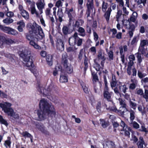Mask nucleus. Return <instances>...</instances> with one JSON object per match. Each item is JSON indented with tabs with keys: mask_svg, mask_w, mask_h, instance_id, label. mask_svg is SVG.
Returning <instances> with one entry per match:
<instances>
[{
	"mask_svg": "<svg viewBox=\"0 0 148 148\" xmlns=\"http://www.w3.org/2000/svg\"><path fill=\"white\" fill-rule=\"evenodd\" d=\"M39 106L40 110H38L37 114L40 120L44 119L47 115L55 116L56 113L53 106L49 103L45 99L40 100Z\"/></svg>",
	"mask_w": 148,
	"mask_h": 148,
	"instance_id": "obj_1",
	"label": "nucleus"
},
{
	"mask_svg": "<svg viewBox=\"0 0 148 148\" xmlns=\"http://www.w3.org/2000/svg\"><path fill=\"white\" fill-rule=\"evenodd\" d=\"M29 32L35 34V37L38 40H41L45 37V34L41 27L35 22L30 25Z\"/></svg>",
	"mask_w": 148,
	"mask_h": 148,
	"instance_id": "obj_2",
	"label": "nucleus"
},
{
	"mask_svg": "<svg viewBox=\"0 0 148 148\" xmlns=\"http://www.w3.org/2000/svg\"><path fill=\"white\" fill-rule=\"evenodd\" d=\"M30 52L25 50L24 52L21 53L20 56L23 60L25 62L26 65L29 69L32 72L34 73L35 71L34 64H33L32 60L30 59Z\"/></svg>",
	"mask_w": 148,
	"mask_h": 148,
	"instance_id": "obj_3",
	"label": "nucleus"
},
{
	"mask_svg": "<svg viewBox=\"0 0 148 148\" xmlns=\"http://www.w3.org/2000/svg\"><path fill=\"white\" fill-rule=\"evenodd\" d=\"M10 103L5 102L4 103H0V107L2 108L4 112L8 116L12 117L15 119H18V115L14 112L13 110L10 107Z\"/></svg>",
	"mask_w": 148,
	"mask_h": 148,
	"instance_id": "obj_4",
	"label": "nucleus"
},
{
	"mask_svg": "<svg viewBox=\"0 0 148 148\" xmlns=\"http://www.w3.org/2000/svg\"><path fill=\"white\" fill-rule=\"evenodd\" d=\"M68 56L66 53L62 54L61 63L65 71L68 73L70 74L73 72V68L71 64L68 62Z\"/></svg>",
	"mask_w": 148,
	"mask_h": 148,
	"instance_id": "obj_5",
	"label": "nucleus"
},
{
	"mask_svg": "<svg viewBox=\"0 0 148 148\" xmlns=\"http://www.w3.org/2000/svg\"><path fill=\"white\" fill-rule=\"evenodd\" d=\"M87 9L86 11L85 16H86V18L88 20H89V17H90L91 12H92L95 9L94 7L93 2H91L90 1L89 2H87L86 4Z\"/></svg>",
	"mask_w": 148,
	"mask_h": 148,
	"instance_id": "obj_6",
	"label": "nucleus"
},
{
	"mask_svg": "<svg viewBox=\"0 0 148 148\" xmlns=\"http://www.w3.org/2000/svg\"><path fill=\"white\" fill-rule=\"evenodd\" d=\"M109 108H107V105L105 103H102L101 106V103L100 101L98 102L97 106L96 109L98 112L102 113L106 111V110H109Z\"/></svg>",
	"mask_w": 148,
	"mask_h": 148,
	"instance_id": "obj_7",
	"label": "nucleus"
},
{
	"mask_svg": "<svg viewBox=\"0 0 148 148\" xmlns=\"http://www.w3.org/2000/svg\"><path fill=\"white\" fill-rule=\"evenodd\" d=\"M56 90L55 87L54 86L53 84L51 83L48 86L47 89L45 90V92L43 91V92H42L44 94H47V96H49L53 94Z\"/></svg>",
	"mask_w": 148,
	"mask_h": 148,
	"instance_id": "obj_8",
	"label": "nucleus"
},
{
	"mask_svg": "<svg viewBox=\"0 0 148 148\" xmlns=\"http://www.w3.org/2000/svg\"><path fill=\"white\" fill-rule=\"evenodd\" d=\"M35 124L36 128L40 131L45 134H49V132L45 129V127L42 124L36 122Z\"/></svg>",
	"mask_w": 148,
	"mask_h": 148,
	"instance_id": "obj_9",
	"label": "nucleus"
},
{
	"mask_svg": "<svg viewBox=\"0 0 148 148\" xmlns=\"http://www.w3.org/2000/svg\"><path fill=\"white\" fill-rule=\"evenodd\" d=\"M124 49V51H127L128 50L127 46L126 45H125L123 46V48L122 47H119V49L120 50V53L121 55V60L123 64H124L125 63V56L124 54H123V49Z\"/></svg>",
	"mask_w": 148,
	"mask_h": 148,
	"instance_id": "obj_10",
	"label": "nucleus"
},
{
	"mask_svg": "<svg viewBox=\"0 0 148 148\" xmlns=\"http://www.w3.org/2000/svg\"><path fill=\"white\" fill-rule=\"evenodd\" d=\"M5 32L14 36H16L18 34V32L15 29L8 27H6Z\"/></svg>",
	"mask_w": 148,
	"mask_h": 148,
	"instance_id": "obj_11",
	"label": "nucleus"
},
{
	"mask_svg": "<svg viewBox=\"0 0 148 148\" xmlns=\"http://www.w3.org/2000/svg\"><path fill=\"white\" fill-rule=\"evenodd\" d=\"M57 41L56 46L57 49L61 51H63L64 49L63 41L61 39H58Z\"/></svg>",
	"mask_w": 148,
	"mask_h": 148,
	"instance_id": "obj_12",
	"label": "nucleus"
},
{
	"mask_svg": "<svg viewBox=\"0 0 148 148\" xmlns=\"http://www.w3.org/2000/svg\"><path fill=\"white\" fill-rule=\"evenodd\" d=\"M36 4L40 11V14L42 13V9L44 8L45 5L44 0L42 1L41 0L39 2L36 3Z\"/></svg>",
	"mask_w": 148,
	"mask_h": 148,
	"instance_id": "obj_13",
	"label": "nucleus"
},
{
	"mask_svg": "<svg viewBox=\"0 0 148 148\" xmlns=\"http://www.w3.org/2000/svg\"><path fill=\"white\" fill-rule=\"evenodd\" d=\"M113 94L112 92H103V96L104 98L107 100L108 101H112V100L111 98V96Z\"/></svg>",
	"mask_w": 148,
	"mask_h": 148,
	"instance_id": "obj_14",
	"label": "nucleus"
},
{
	"mask_svg": "<svg viewBox=\"0 0 148 148\" xmlns=\"http://www.w3.org/2000/svg\"><path fill=\"white\" fill-rule=\"evenodd\" d=\"M98 54L97 58L99 60L101 59L103 61H105L106 58L104 56L105 53L104 51L102 49H100L98 51Z\"/></svg>",
	"mask_w": 148,
	"mask_h": 148,
	"instance_id": "obj_15",
	"label": "nucleus"
},
{
	"mask_svg": "<svg viewBox=\"0 0 148 148\" xmlns=\"http://www.w3.org/2000/svg\"><path fill=\"white\" fill-rule=\"evenodd\" d=\"M103 148H114L116 147V145L112 141H108L106 143V144H103Z\"/></svg>",
	"mask_w": 148,
	"mask_h": 148,
	"instance_id": "obj_16",
	"label": "nucleus"
},
{
	"mask_svg": "<svg viewBox=\"0 0 148 148\" xmlns=\"http://www.w3.org/2000/svg\"><path fill=\"white\" fill-rule=\"evenodd\" d=\"M139 141L137 143L138 148H143L146 147V145L143 140V138L142 137H140L139 138Z\"/></svg>",
	"mask_w": 148,
	"mask_h": 148,
	"instance_id": "obj_17",
	"label": "nucleus"
},
{
	"mask_svg": "<svg viewBox=\"0 0 148 148\" xmlns=\"http://www.w3.org/2000/svg\"><path fill=\"white\" fill-rule=\"evenodd\" d=\"M30 10L32 14H35L36 16H39V13L36 10L34 4H32L30 7L29 8V10Z\"/></svg>",
	"mask_w": 148,
	"mask_h": 148,
	"instance_id": "obj_18",
	"label": "nucleus"
},
{
	"mask_svg": "<svg viewBox=\"0 0 148 148\" xmlns=\"http://www.w3.org/2000/svg\"><path fill=\"white\" fill-rule=\"evenodd\" d=\"M84 75L86 73V71L87 69L88 68V63L89 62V60L87 57L86 56V55H84Z\"/></svg>",
	"mask_w": 148,
	"mask_h": 148,
	"instance_id": "obj_19",
	"label": "nucleus"
},
{
	"mask_svg": "<svg viewBox=\"0 0 148 148\" xmlns=\"http://www.w3.org/2000/svg\"><path fill=\"white\" fill-rule=\"evenodd\" d=\"M117 83L118 82L116 80L115 75H112L110 83V86L112 89H113L114 88L116 87Z\"/></svg>",
	"mask_w": 148,
	"mask_h": 148,
	"instance_id": "obj_20",
	"label": "nucleus"
},
{
	"mask_svg": "<svg viewBox=\"0 0 148 148\" xmlns=\"http://www.w3.org/2000/svg\"><path fill=\"white\" fill-rule=\"evenodd\" d=\"M112 10V9L110 7L108 8V10L106 11L105 14L104 15V16L107 22H108L109 21L110 16Z\"/></svg>",
	"mask_w": 148,
	"mask_h": 148,
	"instance_id": "obj_21",
	"label": "nucleus"
},
{
	"mask_svg": "<svg viewBox=\"0 0 148 148\" xmlns=\"http://www.w3.org/2000/svg\"><path fill=\"white\" fill-rule=\"evenodd\" d=\"M122 10L123 13V18H122V23L123 24L125 21V18L128 15L129 12L127 10L126 8L124 7H123Z\"/></svg>",
	"mask_w": 148,
	"mask_h": 148,
	"instance_id": "obj_22",
	"label": "nucleus"
},
{
	"mask_svg": "<svg viewBox=\"0 0 148 148\" xmlns=\"http://www.w3.org/2000/svg\"><path fill=\"white\" fill-rule=\"evenodd\" d=\"M122 18H123V14H122V11L120 10H118L116 15V21L118 22L120 20L122 21Z\"/></svg>",
	"mask_w": 148,
	"mask_h": 148,
	"instance_id": "obj_23",
	"label": "nucleus"
},
{
	"mask_svg": "<svg viewBox=\"0 0 148 148\" xmlns=\"http://www.w3.org/2000/svg\"><path fill=\"white\" fill-rule=\"evenodd\" d=\"M129 62L128 63V66H132L134 64V61L135 60V58L134 55H131L129 57Z\"/></svg>",
	"mask_w": 148,
	"mask_h": 148,
	"instance_id": "obj_24",
	"label": "nucleus"
},
{
	"mask_svg": "<svg viewBox=\"0 0 148 148\" xmlns=\"http://www.w3.org/2000/svg\"><path fill=\"white\" fill-rule=\"evenodd\" d=\"M52 56L51 55H48L46 56V60L49 66H51L52 65Z\"/></svg>",
	"mask_w": 148,
	"mask_h": 148,
	"instance_id": "obj_25",
	"label": "nucleus"
},
{
	"mask_svg": "<svg viewBox=\"0 0 148 148\" xmlns=\"http://www.w3.org/2000/svg\"><path fill=\"white\" fill-rule=\"evenodd\" d=\"M127 111V109L126 107H120L119 110H118L117 112L119 113L121 116H123L125 112Z\"/></svg>",
	"mask_w": 148,
	"mask_h": 148,
	"instance_id": "obj_26",
	"label": "nucleus"
},
{
	"mask_svg": "<svg viewBox=\"0 0 148 148\" xmlns=\"http://www.w3.org/2000/svg\"><path fill=\"white\" fill-rule=\"evenodd\" d=\"M26 38L30 41H33L34 40V38H35L34 37V36L32 34L29 33V34L25 33V34Z\"/></svg>",
	"mask_w": 148,
	"mask_h": 148,
	"instance_id": "obj_27",
	"label": "nucleus"
},
{
	"mask_svg": "<svg viewBox=\"0 0 148 148\" xmlns=\"http://www.w3.org/2000/svg\"><path fill=\"white\" fill-rule=\"evenodd\" d=\"M22 16L26 20H27L29 18V15L28 12L25 10H23L21 12Z\"/></svg>",
	"mask_w": 148,
	"mask_h": 148,
	"instance_id": "obj_28",
	"label": "nucleus"
},
{
	"mask_svg": "<svg viewBox=\"0 0 148 148\" xmlns=\"http://www.w3.org/2000/svg\"><path fill=\"white\" fill-rule=\"evenodd\" d=\"M47 98L53 102L57 103L58 102V97L55 95H52L48 96Z\"/></svg>",
	"mask_w": 148,
	"mask_h": 148,
	"instance_id": "obj_29",
	"label": "nucleus"
},
{
	"mask_svg": "<svg viewBox=\"0 0 148 148\" xmlns=\"http://www.w3.org/2000/svg\"><path fill=\"white\" fill-rule=\"evenodd\" d=\"M14 21L13 20L10 18H7L4 19L3 21V22L7 25H9L12 23Z\"/></svg>",
	"mask_w": 148,
	"mask_h": 148,
	"instance_id": "obj_30",
	"label": "nucleus"
},
{
	"mask_svg": "<svg viewBox=\"0 0 148 148\" xmlns=\"http://www.w3.org/2000/svg\"><path fill=\"white\" fill-rule=\"evenodd\" d=\"M69 45L72 46H73L76 44V39L73 37H71L69 40Z\"/></svg>",
	"mask_w": 148,
	"mask_h": 148,
	"instance_id": "obj_31",
	"label": "nucleus"
},
{
	"mask_svg": "<svg viewBox=\"0 0 148 148\" xmlns=\"http://www.w3.org/2000/svg\"><path fill=\"white\" fill-rule=\"evenodd\" d=\"M29 43L31 45L33 46L36 49H41V47L38 45V44L36 43L34 40L29 41Z\"/></svg>",
	"mask_w": 148,
	"mask_h": 148,
	"instance_id": "obj_32",
	"label": "nucleus"
},
{
	"mask_svg": "<svg viewBox=\"0 0 148 148\" xmlns=\"http://www.w3.org/2000/svg\"><path fill=\"white\" fill-rule=\"evenodd\" d=\"M78 31L79 32V35L83 37H84L85 36L86 32L85 30L82 27H79Z\"/></svg>",
	"mask_w": 148,
	"mask_h": 148,
	"instance_id": "obj_33",
	"label": "nucleus"
},
{
	"mask_svg": "<svg viewBox=\"0 0 148 148\" xmlns=\"http://www.w3.org/2000/svg\"><path fill=\"white\" fill-rule=\"evenodd\" d=\"M100 124L101 125V126L103 128H105L109 125V122L108 121H106L102 119H100Z\"/></svg>",
	"mask_w": 148,
	"mask_h": 148,
	"instance_id": "obj_34",
	"label": "nucleus"
},
{
	"mask_svg": "<svg viewBox=\"0 0 148 148\" xmlns=\"http://www.w3.org/2000/svg\"><path fill=\"white\" fill-rule=\"evenodd\" d=\"M119 88L120 92H123L124 93H126V90L128 89L126 86L125 85L119 86Z\"/></svg>",
	"mask_w": 148,
	"mask_h": 148,
	"instance_id": "obj_35",
	"label": "nucleus"
},
{
	"mask_svg": "<svg viewBox=\"0 0 148 148\" xmlns=\"http://www.w3.org/2000/svg\"><path fill=\"white\" fill-rule=\"evenodd\" d=\"M129 112H130V121L131 122H132L135 118V113L134 111L132 110H130L129 111Z\"/></svg>",
	"mask_w": 148,
	"mask_h": 148,
	"instance_id": "obj_36",
	"label": "nucleus"
},
{
	"mask_svg": "<svg viewBox=\"0 0 148 148\" xmlns=\"http://www.w3.org/2000/svg\"><path fill=\"white\" fill-rule=\"evenodd\" d=\"M94 62L95 64H94V67L97 71H99L100 69H103V68L101 67L100 65L97 63L95 60H94Z\"/></svg>",
	"mask_w": 148,
	"mask_h": 148,
	"instance_id": "obj_37",
	"label": "nucleus"
},
{
	"mask_svg": "<svg viewBox=\"0 0 148 148\" xmlns=\"http://www.w3.org/2000/svg\"><path fill=\"white\" fill-rule=\"evenodd\" d=\"M138 51L141 53V54L143 55L145 54L147 51V48L146 47L145 48V47H139Z\"/></svg>",
	"mask_w": 148,
	"mask_h": 148,
	"instance_id": "obj_38",
	"label": "nucleus"
},
{
	"mask_svg": "<svg viewBox=\"0 0 148 148\" xmlns=\"http://www.w3.org/2000/svg\"><path fill=\"white\" fill-rule=\"evenodd\" d=\"M38 90L40 94H42L43 96H47V94H44L42 92H43V91L45 92V90H46L43 87L39 86Z\"/></svg>",
	"mask_w": 148,
	"mask_h": 148,
	"instance_id": "obj_39",
	"label": "nucleus"
},
{
	"mask_svg": "<svg viewBox=\"0 0 148 148\" xmlns=\"http://www.w3.org/2000/svg\"><path fill=\"white\" fill-rule=\"evenodd\" d=\"M147 45H148V40H143L140 41L139 47H144L145 46Z\"/></svg>",
	"mask_w": 148,
	"mask_h": 148,
	"instance_id": "obj_40",
	"label": "nucleus"
},
{
	"mask_svg": "<svg viewBox=\"0 0 148 148\" xmlns=\"http://www.w3.org/2000/svg\"><path fill=\"white\" fill-rule=\"evenodd\" d=\"M5 37L0 36V47L2 46L5 43Z\"/></svg>",
	"mask_w": 148,
	"mask_h": 148,
	"instance_id": "obj_41",
	"label": "nucleus"
},
{
	"mask_svg": "<svg viewBox=\"0 0 148 148\" xmlns=\"http://www.w3.org/2000/svg\"><path fill=\"white\" fill-rule=\"evenodd\" d=\"M0 122L1 124H4L7 127L8 125V123L7 121L3 119L1 116H0Z\"/></svg>",
	"mask_w": 148,
	"mask_h": 148,
	"instance_id": "obj_42",
	"label": "nucleus"
},
{
	"mask_svg": "<svg viewBox=\"0 0 148 148\" xmlns=\"http://www.w3.org/2000/svg\"><path fill=\"white\" fill-rule=\"evenodd\" d=\"M60 81V82L62 83L66 82L67 81V78L66 76L61 75Z\"/></svg>",
	"mask_w": 148,
	"mask_h": 148,
	"instance_id": "obj_43",
	"label": "nucleus"
},
{
	"mask_svg": "<svg viewBox=\"0 0 148 148\" xmlns=\"http://www.w3.org/2000/svg\"><path fill=\"white\" fill-rule=\"evenodd\" d=\"M81 85L83 89L86 94L88 93V86H86L84 83L81 84Z\"/></svg>",
	"mask_w": 148,
	"mask_h": 148,
	"instance_id": "obj_44",
	"label": "nucleus"
},
{
	"mask_svg": "<svg viewBox=\"0 0 148 148\" xmlns=\"http://www.w3.org/2000/svg\"><path fill=\"white\" fill-rule=\"evenodd\" d=\"M21 134L25 138H30L31 137L32 135L27 131L24 132L22 133Z\"/></svg>",
	"mask_w": 148,
	"mask_h": 148,
	"instance_id": "obj_45",
	"label": "nucleus"
},
{
	"mask_svg": "<svg viewBox=\"0 0 148 148\" xmlns=\"http://www.w3.org/2000/svg\"><path fill=\"white\" fill-rule=\"evenodd\" d=\"M80 22L82 23H84V21L82 19H79L75 21L74 26L77 28L79 27L80 25Z\"/></svg>",
	"mask_w": 148,
	"mask_h": 148,
	"instance_id": "obj_46",
	"label": "nucleus"
},
{
	"mask_svg": "<svg viewBox=\"0 0 148 148\" xmlns=\"http://www.w3.org/2000/svg\"><path fill=\"white\" fill-rule=\"evenodd\" d=\"M135 55H136V57L137 58L138 62L139 63H140L142 61L141 53H137Z\"/></svg>",
	"mask_w": 148,
	"mask_h": 148,
	"instance_id": "obj_47",
	"label": "nucleus"
},
{
	"mask_svg": "<svg viewBox=\"0 0 148 148\" xmlns=\"http://www.w3.org/2000/svg\"><path fill=\"white\" fill-rule=\"evenodd\" d=\"M147 0H135V2H136L138 5H140L142 3L144 6L146 3Z\"/></svg>",
	"mask_w": 148,
	"mask_h": 148,
	"instance_id": "obj_48",
	"label": "nucleus"
},
{
	"mask_svg": "<svg viewBox=\"0 0 148 148\" xmlns=\"http://www.w3.org/2000/svg\"><path fill=\"white\" fill-rule=\"evenodd\" d=\"M136 18L134 17L133 16H131L130 18L128 20H126V21L129 23L128 24H130V23L131 22H135L136 21Z\"/></svg>",
	"mask_w": 148,
	"mask_h": 148,
	"instance_id": "obj_49",
	"label": "nucleus"
},
{
	"mask_svg": "<svg viewBox=\"0 0 148 148\" xmlns=\"http://www.w3.org/2000/svg\"><path fill=\"white\" fill-rule=\"evenodd\" d=\"M69 28L66 26H64L62 29V30L63 34L64 35H66L68 34Z\"/></svg>",
	"mask_w": 148,
	"mask_h": 148,
	"instance_id": "obj_50",
	"label": "nucleus"
},
{
	"mask_svg": "<svg viewBox=\"0 0 148 148\" xmlns=\"http://www.w3.org/2000/svg\"><path fill=\"white\" fill-rule=\"evenodd\" d=\"M108 4L107 3H105L103 1L102 4V10L103 12H105L107 8Z\"/></svg>",
	"mask_w": 148,
	"mask_h": 148,
	"instance_id": "obj_51",
	"label": "nucleus"
},
{
	"mask_svg": "<svg viewBox=\"0 0 148 148\" xmlns=\"http://www.w3.org/2000/svg\"><path fill=\"white\" fill-rule=\"evenodd\" d=\"M146 75L145 73H142L140 70L138 71V75L139 78L142 79Z\"/></svg>",
	"mask_w": 148,
	"mask_h": 148,
	"instance_id": "obj_52",
	"label": "nucleus"
},
{
	"mask_svg": "<svg viewBox=\"0 0 148 148\" xmlns=\"http://www.w3.org/2000/svg\"><path fill=\"white\" fill-rule=\"evenodd\" d=\"M110 60L113 59V52L112 51H109L108 53Z\"/></svg>",
	"mask_w": 148,
	"mask_h": 148,
	"instance_id": "obj_53",
	"label": "nucleus"
},
{
	"mask_svg": "<svg viewBox=\"0 0 148 148\" xmlns=\"http://www.w3.org/2000/svg\"><path fill=\"white\" fill-rule=\"evenodd\" d=\"M83 42V39L79 38H77L76 39V44L78 46H81L82 45Z\"/></svg>",
	"mask_w": 148,
	"mask_h": 148,
	"instance_id": "obj_54",
	"label": "nucleus"
},
{
	"mask_svg": "<svg viewBox=\"0 0 148 148\" xmlns=\"http://www.w3.org/2000/svg\"><path fill=\"white\" fill-rule=\"evenodd\" d=\"M120 126L123 127V129L121 130V131H122L123 130H124L127 129V125L125 124L124 121H121L120 123Z\"/></svg>",
	"mask_w": 148,
	"mask_h": 148,
	"instance_id": "obj_55",
	"label": "nucleus"
},
{
	"mask_svg": "<svg viewBox=\"0 0 148 148\" xmlns=\"http://www.w3.org/2000/svg\"><path fill=\"white\" fill-rule=\"evenodd\" d=\"M130 106L134 110H135L136 108V104L131 100L130 101Z\"/></svg>",
	"mask_w": 148,
	"mask_h": 148,
	"instance_id": "obj_56",
	"label": "nucleus"
},
{
	"mask_svg": "<svg viewBox=\"0 0 148 148\" xmlns=\"http://www.w3.org/2000/svg\"><path fill=\"white\" fill-rule=\"evenodd\" d=\"M110 31L112 32V37L113 38H115V37L116 34L117 33V30L114 28H113L111 29Z\"/></svg>",
	"mask_w": 148,
	"mask_h": 148,
	"instance_id": "obj_57",
	"label": "nucleus"
},
{
	"mask_svg": "<svg viewBox=\"0 0 148 148\" xmlns=\"http://www.w3.org/2000/svg\"><path fill=\"white\" fill-rule=\"evenodd\" d=\"M119 103L121 107H126V105L124 100L121 99H119Z\"/></svg>",
	"mask_w": 148,
	"mask_h": 148,
	"instance_id": "obj_58",
	"label": "nucleus"
},
{
	"mask_svg": "<svg viewBox=\"0 0 148 148\" xmlns=\"http://www.w3.org/2000/svg\"><path fill=\"white\" fill-rule=\"evenodd\" d=\"M11 142L9 139L5 141L4 145L5 146L7 147H10Z\"/></svg>",
	"mask_w": 148,
	"mask_h": 148,
	"instance_id": "obj_59",
	"label": "nucleus"
},
{
	"mask_svg": "<svg viewBox=\"0 0 148 148\" xmlns=\"http://www.w3.org/2000/svg\"><path fill=\"white\" fill-rule=\"evenodd\" d=\"M57 15L58 17H63V14L61 9H58L57 12Z\"/></svg>",
	"mask_w": 148,
	"mask_h": 148,
	"instance_id": "obj_60",
	"label": "nucleus"
},
{
	"mask_svg": "<svg viewBox=\"0 0 148 148\" xmlns=\"http://www.w3.org/2000/svg\"><path fill=\"white\" fill-rule=\"evenodd\" d=\"M5 43L9 45L14 43V41L11 39L5 38Z\"/></svg>",
	"mask_w": 148,
	"mask_h": 148,
	"instance_id": "obj_61",
	"label": "nucleus"
},
{
	"mask_svg": "<svg viewBox=\"0 0 148 148\" xmlns=\"http://www.w3.org/2000/svg\"><path fill=\"white\" fill-rule=\"evenodd\" d=\"M132 124L133 125V126L134 128L138 129L139 128V124L135 121L131 122Z\"/></svg>",
	"mask_w": 148,
	"mask_h": 148,
	"instance_id": "obj_62",
	"label": "nucleus"
},
{
	"mask_svg": "<svg viewBox=\"0 0 148 148\" xmlns=\"http://www.w3.org/2000/svg\"><path fill=\"white\" fill-rule=\"evenodd\" d=\"M108 108H109V110H110V111L115 112H117L118 110L115 106H113L110 107H109Z\"/></svg>",
	"mask_w": 148,
	"mask_h": 148,
	"instance_id": "obj_63",
	"label": "nucleus"
},
{
	"mask_svg": "<svg viewBox=\"0 0 148 148\" xmlns=\"http://www.w3.org/2000/svg\"><path fill=\"white\" fill-rule=\"evenodd\" d=\"M114 88L113 89L115 93L117 95H120V91L119 90L118 88L115 87H114Z\"/></svg>",
	"mask_w": 148,
	"mask_h": 148,
	"instance_id": "obj_64",
	"label": "nucleus"
}]
</instances>
